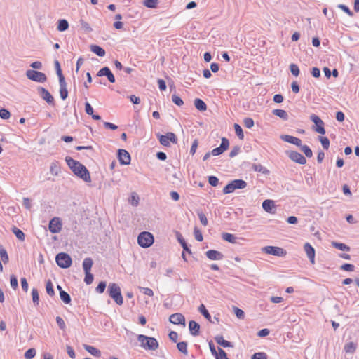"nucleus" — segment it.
I'll list each match as a JSON object with an SVG mask.
<instances>
[{
	"label": "nucleus",
	"mask_w": 359,
	"mask_h": 359,
	"mask_svg": "<svg viewBox=\"0 0 359 359\" xmlns=\"http://www.w3.org/2000/svg\"><path fill=\"white\" fill-rule=\"evenodd\" d=\"M177 238L178 242L182 245L184 251L187 252L189 254H191V251L190 248L187 245L186 241L183 238V237L181 235V233H180L179 232H177Z\"/></svg>",
	"instance_id": "nucleus-25"
},
{
	"label": "nucleus",
	"mask_w": 359,
	"mask_h": 359,
	"mask_svg": "<svg viewBox=\"0 0 359 359\" xmlns=\"http://www.w3.org/2000/svg\"><path fill=\"white\" fill-rule=\"evenodd\" d=\"M280 138L286 142L293 144L297 147H302V140L298 137L289 135H283Z\"/></svg>",
	"instance_id": "nucleus-18"
},
{
	"label": "nucleus",
	"mask_w": 359,
	"mask_h": 359,
	"mask_svg": "<svg viewBox=\"0 0 359 359\" xmlns=\"http://www.w3.org/2000/svg\"><path fill=\"white\" fill-rule=\"evenodd\" d=\"M344 349L346 353H353L355 351L356 345L353 342H348L345 344Z\"/></svg>",
	"instance_id": "nucleus-36"
},
{
	"label": "nucleus",
	"mask_w": 359,
	"mask_h": 359,
	"mask_svg": "<svg viewBox=\"0 0 359 359\" xmlns=\"http://www.w3.org/2000/svg\"><path fill=\"white\" fill-rule=\"evenodd\" d=\"M50 171L53 175H57L60 171L57 161H53L50 164Z\"/></svg>",
	"instance_id": "nucleus-46"
},
{
	"label": "nucleus",
	"mask_w": 359,
	"mask_h": 359,
	"mask_svg": "<svg viewBox=\"0 0 359 359\" xmlns=\"http://www.w3.org/2000/svg\"><path fill=\"white\" fill-rule=\"evenodd\" d=\"M84 348L93 356L99 357L100 355V351L94 346L90 345H84Z\"/></svg>",
	"instance_id": "nucleus-29"
},
{
	"label": "nucleus",
	"mask_w": 359,
	"mask_h": 359,
	"mask_svg": "<svg viewBox=\"0 0 359 359\" xmlns=\"http://www.w3.org/2000/svg\"><path fill=\"white\" fill-rule=\"evenodd\" d=\"M207 257L210 260H221L223 259L224 255L222 253L217 250H209L205 252Z\"/></svg>",
	"instance_id": "nucleus-19"
},
{
	"label": "nucleus",
	"mask_w": 359,
	"mask_h": 359,
	"mask_svg": "<svg viewBox=\"0 0 359 359\" xmlns=\"http://www.w3.org/2000/svg\"><path fill=\"white\" fill-rule=\"evenodd\" d=\"M273 114L278 116L284 121H287L289 118L287 113L283 109H273Z\"/></svg>",
	"instance_id": "nucleus-30"
},
{
	"label": "nucleus",
	"mask_w": 359,
	"mask_h": 359,
	"mask_svg": "<svg viewBox=\"0 0 359 359\" xmlns=\"http://www.w3.org/2000/svg\"><path fill=\"white\" fill-rule=\"evenodd\" d=\"M93 281V275L90 272L85 273L84 282L87 285H90Z\"/></svg>",
	"instance_id": "nucleus-59"
},
{
	"label": "nucleus",
	"mask_w": 359,
	"mask_h": 359,
	"mask_svg": "<svg viewBox=\"0 0 359 359\" xmlns=\"http://www.w3.org/2000/svg\"><path fill=\"white\" fill-rule=\"evenodd\" d=\"M0 257L4 264L8 262V255L6 250L0 245Z\"/></svg>",
	"instance_id": "nucleus-45"
},
{
	"label": "nucleus",
	"mask_w": 359,
	"mask_h": 359,
	"mask_svg": "<svg viewBox=\"0 0 359 359\" xmlns=\"http://www.w3.org/2000/svg\"><path fill=\"white\" fill-rule=\"evenodd\" d=\"M222 238L223 240L229 242L231 243H237V237L231 233H223L222 234Z\"/></svg>",
	"instance_id": "nucleus-28"
},
{
	"label": "nucleus",
	"mask_w": 359,
	"mask_h": 359,
	"mask_svg": "<svg viewBox=\"0 0 359 359\" xmlns=\"http://www.w3.org/2000/svg\"><path fill=\"white\" fill-rule=\"evenodd\" d=\"M215 356V359H229L226 352L221 348H218V353Z\"/></svg>",
	"instance_id": "nucleus-52"
},
{
	"label": "nucleus",
	"mask_w": 359,
	"mask_h": 359,
	"mask_svg": "<svg viewBox=\"0 0 359 359\" xmlns=\"http://www.w3.org/2000/svg\"><path fill=\"white\" fill-rule=\"evenodd\" d=\"M262 252L274 256L283 257L287 255V252L282 248L276 246H266L262 248Z\"/></svg>",
	"instance_id": "nucleus-8"
},
{
	"label": "nucleus",
	"mask_w": 359,
	"mask_h": 359,
	"mask_svg": "<svg viewBox=\"0 0 359 359\" xmlns=\"http://www.w3.org/2000/svg\"><path fill=\"white\" fill-rule=\"evenodd\" d=\"M172 100L177 106H182L184 104V102L181 99V97H180L179 96H177L176 95H173L172 96Z\"/></svg>",
	"instance_id": "nucleus-64"
},
{
	"label": "nucleus",
	"mask_w": 359,
	"mask_h": 359,
	"mask_svg": "<svg viewBox=\"0 0 359 359\" xmlns=\"http://www.w3.org/2000/svg\"><path fill=\"white\" fill-rule=\"evenodd\" d=\"M160 143L165 147H170V142L177 143V138L175 133L172 132L167 133L165 135H158Z\"/></svg>",
	"instance_id": "nucleus-7"
},
{
	"label": "nucleus",
	"mask_w": 359,
	"mask_h": 359,
	"mask_svg": "<svg viewBox=\"0 0 359 359\" xmlns=\"http://www.w3.org/2000/svg\"><path fill=\"white\" fill-rule=\"evenodd\" d=\"M11 286L13 289L15 290L18 286V279L14 275H11L10 278Z\"/></svg>",
	"instance_id": "nucleus-60"
},
{
	"label": "nucleus",
	"mask_w": 359,
	"mask_h": 359,
	"mask_svg": "<svg viewBox=\"0 0 359 359\" xmlns=\"http://www.w3.org/2000/svg\"><path fill=\"white\" fill-rule=\"evenodd\" d=\"M118 158L119 162L122 165H129L130 163V154L125 149H118Z\"/></svg>",
	"instance_id": "nucleus-14"
},
{
	"label": "nucleus",
	"mask_w": 359,
	"mask_h": 359,
	"mask_svg": "<svg viewBox=\"0 0 359 359\" xmlns=\"http://www.w3.org/2000/svg\"><path fill=\"white\" fill-rule=\"evenodd\" d=\"M262 208L266 212H271L272 209L275 208L273 201L269 199L264 200L262 203Z\"/></svg>",
	"instance_id": "nucleus-24"
},
{
	"label": "nucleus",
	"mask_w": 359,
	"mask_h": 359,
	"mask_svg": "<svg viewBox=\"0 0 359 359\" xmlns=\"http://www.w3.org/2000/svg\"><path fill=\"white\" fill-rule=\"evenodd\" d=\"M65 161L76 176L83 180L85 182H91L90 172L85 165L69 156L65 158Z\"/></svg>",
	"instance_id": "nucleus-1"
},
{
	"label": "nucleus",
	"mask_w": 359,
	"mask_h": 359,
	"mask_svg": "<svg viewBox=\"0 0 359 359\" xmlns=\"http://www.w3.org/2000/svg\"><path fill=\"white\" fill-rule=\"evenodd\" d=\"M286 154L287 156L295 163L300 165H304L306 163V158L299 152L295 151H286Z\"/></svg>",
	"instance_id": "nucleus-10"
},
{
	"label": "nucleus",
	"mask_w": 359,
	"mask_h": 359,
	"mask_svg": "<svg viewBox=\"0 0 359 359\" xmlns=\"http://www.w3.org/2000/svg\"><path fill=\"white\" fill-rule=\"evenodd\" d=\"M69 27V23L67 20L65 19H61L58 20L57 23V30L60 32H65L66 31Z\"/></svg>",
	"instance_id": "nucleus-31"
},
{
	"label": "nucleus",
	"mask_w": 359,
	"mask_h": 359,
	"mask_svg": "<svg viewBox=\"0 0 359 359\" xmlns=\"http://www.w3.org/2000/svg\"><path fill=\"white\" fill-rule=\"evenodd\" d=\"M60 297L65 304H69L71 302L70 295L65 291H60Z\"/></svg>",
	"instance_id": "nucleus-39"
},
{
	"label": "nucleus",
	"mask_w": 359,
	"mask_h": 359,
	"mask_svg": "<svg viewBox=\"0 0 359 359\" xmlns=\"http://www.w3.org/2000/svg\"><path fill=\"white\" fill-rule=\"evenodd\" d=\"M229 146V142L226 137L222 138V142L219 147L213 149L211 151V154L213 156H219L224 152Z\"/></svg>",
	"instance_id": "nucleus-12"
},
{
	"label": "nucleus",
	"mask_w": 359,
	"mask_h": 359,
	"mask_svg": "<svg viewBox=\"0 0 359 359\" xmlns=\"http://www.w3.org/2000/svg\"><path fill=\"white\" fill-rule=\"evenodd\" d=\"M32 297L33 304L35 306H38L39 304V292L36 288H33L32 290Z\"/></svg>",
	"instance_id": "nucleus-41"
},
{
	"label": "nucleus",
	"mask_w": 359,
	"mask_h": 359,
	"mask_svg": "<svg viewBox=\"0 0 359 359\" xmlns=\"http://www.w3.org/2000/svg\"><path fill=\"white\" fill-rule=\"evenodd\" d=\"M11 116V114L9 112V111H8L7 109H0V117L2 118V119H8Z\"/></svg>",
	"instance_id": "nucleus-63"
},
{
	"label": "nucleus",
	"mask_w": 359,
	"mask_h": 359,
	"mask_svg": "<svg viewBox=\"0 0 359 359\" xmlns=\"http://www.w3.org/2000/svg\"><path fill=\"white\" fill-rule=\"evenodd\" d=\"M55 262L62 269L69 268L72 262L71 257L65 252L57 254L55 257Z\"/></svg>",
	"instance_id": "nucleus-5"
},
{
	"label": "nucleus",
	"mask_w": 359,
	"mask_h": 359,
	"mask_svg": "<svg viewBox=\"0 0 359 359\" xmlns=\"http://www.w3.org/2000/svg\"><path fill=\"white\" fill-rule=\"evenodd\" d=\"M304 251L312 264L315 262V250L309 243H306L304 245Z\"/></svg>",
	"instance_id": "nucleus-17"
},
{
	"label": "nucleus",
	"mask_w": 359,
	"mask_h": 359,
	"mask_svg": "<svg viewBox=\"0 0 359 359\" xmlns=\"http://www.w3.org/2000/svg\"><path fill=\"white\" fill-rule=\"evenodd\" d=\"M215 341L219 344L220 346H223L224 348L227 347H233V345L231 342L226 341L224 339V337L222 335H217L215 337Z\"/></svg>",
	"instance_id": "nucleus-21"
},
{
	"label": "nucleus",
	"mask_w": 359,
	"mask_h": 359,
	"mask_svg": "<svg viewBox=\"0 0 359 359\" xmlns=\"http://www.w3.org/2000/svg\"><path fill=\"white\" fill-rule=\"evenodd\" d=\"M37 91L39 95L49 104H54V98L48 90L43 87H39Z\"/></svg>",
	"instance_id": "nucleus-15"
},
{
	"label": "nucleus",
	"mask_w": 359,
	"mask_h": 359,
	"mask_svg": "<svg viewBox=\"0 0 359 359\" xmlns=\"http://www.w3.org/2000/svg\"><path fill=\"white\" fill-rule=\"evenodd\" d=\"M337 7L341 9L346 13H347L349 16H353V12L350 10V8L347 6H346L344 4H339L337 6Z\"/></svg>",
	"instance_id": "nucleus-61"
},
{
	"label": "nucleus",
	"mask_w": 359,
	"mask_h": 359,
	"mask_svg": "<svg viewBox=\"0 0 359 359\" xmlns=\"http://www.w3.org/2000/svg\"><path fill=\"white\" fill-rule=\"evenodd\" d=\"M60 83V97L64 100H65L68 96V90L67 88V83L65 82V80L62 82L59 81Z\"/></svg>",
	"instance_id": "nucleus-22"
},
{
	"label": "nucleus",
	"mask_w": 359,
	"mask_h": 359,
	"mask_svg": "<svg viewBox=\"0 0 359 359\" xmlns=\"http://www.w3.org/2000/svg\"><path fill=\"white\" fill-rule=\"evenodd\" d=\"M55 320H56V323H57V325H58V327L62 330H65L66 325H65L64 320L60 316H57Z\"/></svg>",
	"instance_id": "nucleus-55"
},
{
	"label": "nucleus",
	"mask_w": 359,
	"mask_h": 359,
	"mask_svg": "<svg viewBox=\"0 0 359 359\" xmlns=\"http://www.w3.org/2000/svg\"><path fill=\"white\" fill-rule=\"evenodd\" d=\"M177 349L180 352L187 355L188 354L187 343L186 341H180L177 344Z\"/></svg>",
	"instance_id": "nucleus-32"
},
{
	"label": "nucleus",
	"mask_w": 359,
	"mask_h": 359,
	"mask_svg": "<svg viewBox=\"0 0 359 359\" xmlns=\"http://www.w3.org/2000/svg\"><path fill=\"white\" fill-rule=\"evenodd\" d=\"M109 295L118 305H122L123 300L120 287L116 283H109L108 286Z\"/></svg>",
	"instance_id": "nucleus-3"
},
{
	"label": "nucleus",
	"mask_w": 359,
	"mask_h": 359,
	"mask_svg": "<svg viewBox=\"0 0 359 359\" xmlns=\"http://www.w3.org/2000/svg\"><path fill=\"white\" fill-rule=\"evenodd\" d=\"M332 245L335 248L341 250V251H349L350 247L347 245L342 243H338V242H332Z\"/></svg>",
	"instance_id": "nucleus-34"
},
{
	"label": "nucleus",
	"mask_w": 359,
	"mask_h": 359,
	"mask_svg": "<svg viewBox=\"0 0 359 359\" xmlns=\"http://www.w3.org/2000/svg\"><path fill=\"white\" fill-rule=\"evenodd\" d=\"M236 189H244L247 187V183L243 180H232Z\"/></svg>",
	"instance_id": "nucleus-42"
},
{
	"label": "nucleus",
	"mask_w": 359,
	"mask_h": 359,
	"mask_svg": "<svg viewBox=\"0 0 359 359\" xmlns=\"http://www.w3.org/2000/svg\"><path fill=\"white\" fill-rule=\"evenodd\" d=\"M290 69L292 75L297 76L299 74V68L296 64H291L290 65Z\"/></svg>",
	"instance_id": "nucleus-54"
},
{
	"label": "nucleus",
	"mask_w": 359,
	"mask_h": 359,
	"mask_svg": "<svg viewBox=\"0 0 359 359\" xmlns=\"http://www.w3.org/2000/svg\"><path fill=\"white\" fill-rule=\"evenodd\" d=\"M251 359H267V355L264 352L255 353L252 355Z\"/></svg>",
	"instance_id": "nucleus-62"
},
{
	"label": "nucleus",
	"mask_w": 359,
	"mask_h": 359,
	"mask_svg": "<svg viewBox=\"0 0 359 359\" xmlns=\"http://www.w3.org/2000/svg\"><path fill=\"white\" fill-rule=\"evenodd\" d=\"M26 76L29 79L39 83H44L47 80L46 75L44 73L34 69L27 70Z\"/></svg>",
	"instance_id": "nucleus-6"
},
{
	"label": "nucleus",
	"mask_w": 359,
	"mask_h": 359,
	"mask_svg": "<svg viewBox=\"0 0 359 359\" xmlns=\"http://www.w3.org/2000/svg\"><path fill=\"white\" fill-rule=\"evenodd\" d=\"M90 49L99 57H104L106 54L105 50L97 45H91Z\"/></svg>",
	"instance_id": "nucleus-23"
},
{
	"label": "nucleus",
	"mask_w": 359,
	"mask_h": 359,
	"mask_svg": "<svg viewBox=\"0 0 359 359\" xmlns=\"http://www.w3.org/2000/svg\"><path fill=\"white\" fill-rule=\"evenodd\" d=\"M169 320L172 324L185 326V318L182 313H176L170 315Z\"/></svg>",
	"instance_id": "nucleus-16"
},
{
	"label": "nucleus",
	"mask_w": 359,
	"mask_h": 359,
	"mask_svg": "<svg viewBox=\"0 0 359 359\" xmlns=\"http://www.w3.org/2000/svg\"><path fill=\"white\" fill-rule=\"evenodd\" d=\"M93 264V259L90 257L85 258L83 261V269L85 273L90 272Z\"/></svg>",
	"instance_id": "nucleus-26"
},
{
	"label": "nucleus",
	"mask_w": 359,
	"mask_h": 359,
	"mask_svg": "<svg viewBox=\"0 0 359 359\" xmlns=\"http://www.w3.org/2000/svg\"><path fill=\"white\" fill-rule=\"evenodd\" d=\"M197 215L201 224L204 226H206L208 224V222L205 215L202 211L199 210L197 211Z\"/></svg>",
	"instance_id": "nucleus-44"
},
{
	"label": "nucleus",
	"mask_w": 359,
	"mask_h": 359,
	"mask_svg": "<svg viewBox=\"0 0 359 359\" xmlns=\"http://www.w3.org/2000/svg\"><path fill=\"white\" fill-rule=\"evenodd\" d=\"M194 106L200 111H204L207 109L206 104L200 98L195 99Z\"/></svg>",
	"instance_id": "nucleus-27"
},
{
	"label": "nucleus",
	"mask_w": 359,
	"mask_h": 359,
	"mask_svg": "<svg viewBox=\"0 0 359 359\" xmlns=\"http://www.w3.org/2000/svg\"><path fill=\"white\" fill-rule=\"evenodd\" d=\"M97 76H107L108 81L112 83H115V81H116L114 74H112L111 71L110 70V69L108 67H102V69H100L97 72Z\"/></svg>",
	"instance_id": "nucleus-13"
},
{
	"label": "nucleus",
	"mask_w": 359,
	"mask_h": 359,
	"mask_svg": "<svg viewBox=\"0 0 359 359\" xmlns=\"http://www.w3.org/2000/svg\"><path fill=\"white\" fill-rule=\"evenodd\" d=\"M310 119L316 125L314 130L321 135L325 134V130L324 128V122L320 118V117L314 114L310 116Z\"/></svg>",
	"instance_id": "nucleus-9"
},
{
	"label": "nucleus",
	"mask_w": 359,
	"mask_h": 359,
	"mask_svg": "<svg viewBox=\"0 0 359 359\" xmlns=\"http://www.w3.org/2000/svg\"><path fill=\"white\" fill-rule=\"evenodd\" d=\"M154 236L148 231L140 233L137 237V243L142 248H149L154 243Z\"/></svg>",
	"instance_id": "nucleus-4"
},
{
	"label": "nucleus",
	"mask_w": 359,
	"mask_h": 359,
	"mask_svg": "<svg viewBox=\"0 0 359 359\" xmlns=\"http://www.w3.org/2000/svg\"><path fill=\"white\" fill-rule=\"evenodd\" d=\"M319 140L321 142V144H322L323 147L325 149H329L330 140H329V139L327 137L320 136L319 137Z\"/></svg>",
	"instance_id": "nucleus-50"
},
{
	"label": "nucleus",
	"mask_w": 359,
	"mask_h": 359,
	"mask_svg": "<svg viewBox=\"0 0 359 359\" xmlns=\"http://www.w3.org/2000/svg\"><path fill=\"white\" fill-rule=\"evenodd\" d=\"M62 222L59 217L53 218L48 225L49 231L53 233H57L62 229Z\"/></svg>",
	"instance_id": "nucleus-11"
},
{
	"label": "nucleus",
	"mask_w": 359,
	"mask_h": 359,
	"mask_svg": "<svg viewBox=\"0 0 359 359\" xmlns=\"http://www.w3.org/2000/svg\"><path fill=\"white\" fill-rule=\"evenodd\" d=\"M243 124L247 128H251L254 126V121L252 118L247 117L243 119Z\"/></svg>",
	"instance_id": "nucleus-57"
},
{
	"label": "nucleus",
	"mask_w": 359,
	"mask_h": 359,
	"mask_svg": "<svg viewBox=\"0 0 359 359\" xmlns=\"http://www.w3.org/2000/svg\"><path fill=\"white\" fill-rule=\"evenodd\" d=\"M189 330L191 335L198 336L200 331V325L194 320H190L189 323Z\"/></svg>",
	"instance_id": "nucleus-20"
},
{
	"label": "nucleus",
	"mask_w": 359,
	"mask_h": 359,
	"mask_svg": "<svg viewBox=\"0 0 359 359\" xmlns=\"http://www.w3.org/2000/svg\"><path fill=\"white\" fill-rule=\"evenodd\" d=\"M194 237L196 241H200V242L203 241V237L202 233L198 228H196V227L194 228Z\"/></svg>",
	"instance_id": "nucleus-58"
},
{
	"label": "nucleus",
	"mask_w": 359,
	"mask_h": 359,
	"mask_svg": "<svg viewBox=\"0 0 359 359\" xmlns=\"http://www.w3.org/2000/svg\"><path fill=\"white\" fill-rule=\"evenodd\" d=\"M55 67L57 75L59 78V81H62V82L63 81H65V77L62 73L60 62L57 60L55 61Z\"/></svg>",
	"instance_id": "nucleus-38"
},
{
	"label": "nucleus",
	"mask_w": 359,
	"mask_h": 359,
	"mask_svg": "<svg viewBox=\"0 0 359 359\" xmlns=\"http://www.w3.org/2000/svg\"><path fill=\"white\" fill-rule=\"evenodd\" d=\"M46 290L49 296L53 297L55 295L53 285L50 280H48L46 283Z\"/></svg>",
	"instance_id": "nucleus-37"
},
{
	"label": "nucleus",
	"mask_w": 359,
	"mask_h": 359,
	"mask_svg": "<svg viewBox=\"0 0 359 359\" xmlns=\"http://www.w3.org/2000/svg\"><path fill=\"white\" fill-rule=\"evenodd\" d=\"M236 187L233 183V181H231L229 184H227L223 189V193L224 194H231L236 190Z\"/></svg>",
	"instance_id": "nucleus-35"
},
{
	"label": "nucleus",
	"mask_w": 359,
	"mask_h": 359,
	"mask_svg": "<svg viewBox=\"0 0 359 359\" xmlns=\"http://www.w3.org/2000/svg\"><path fill=\"white\" fill-rule=\"evenodd\" d=\"M252 168L255 171L263 174H266L269 172V170L265 167L262 166L261 164H253Z\"/></svg>",
	"instance_id": "nucleus-43"
},
{
	"label": "nucleus",
	"mask_w": 359,
	"mask_h": 359,
	"mask_svg": "<svg viewBox=\"0 0 359 359\" xmlns=\"http://www.w3.org/2000/svg\"><path fill=\"white\" fill-rule=\"evenodd\" d=\"M234 129H235V133H236V135L238 136V137L240 140H243L244 139V134H243V129L241 127V126L239 124H238V123H235L234 124Z\"/></svg>",
	"instance_id": "nucleus-47"
},
{
	"label": "nucleus",
	"mask_w": 359,
	"mask_h": 359,
	"mask_svg": "<svg viewBox=\"0 0 359 359\" xmlns=\"http://www.w3.org/2000/svg\"><path fill=\"white\" fill-rule=\"evenodd\" d=\"M137 340L140 343L141 347L145 350L155 351L158 348V342L154 337L139 334L137 336Z\"/></svg>",
	"instance_id": "nucleus-2"
},
{
	"label": "nucleus",
	"mask_w": 359,
	"mask_h": 359,
	"mask_svg": "<svg viewBox=\"0 0 359 359\" xmlns=\"http://www.w3.org/2000/svg\"><path fill=\"white\" fill-rule=\"evenodd\" d=\"M106 285L107 284L104 281L100 282L98 285L95 288V291L100 294L103 293L106 288Z\"/></svg>",
	"instance_id": "nucleus-56"
},
{
	"label": "nucleus",
	"mask_w": 359,
	"mask_h": 359,
	"mask_svg": "<svg viewBox=\"0 0 359 359\" xmlns=\"http://www.w3.org/2000/svg\"><path fill=\"white\" fill-rule=\"evenodd\" d=\"M158 0H144L143 4L144 6L149 8H154L157 6Z\"/></svg>",
	"instance_id": "nucleus-48"
},
{
	"label": "nucleus",
	"mask_w": 359,
	"mask_h": 359,
	"mask_svg": "<svg viewBox=\"0 0 359 359\" xmlns=\"http://www.w3.org/2000/svg\"><path fill=\"white\" fill-rule=\"evenodd\" d=\"M79 23L81 28L84 29L86 32H90L92 31V28L90 27V25L83 19H81L79 20Z\"/></svg>",
	"instance_id": "nucleus-53"
},
{
	"label": "nucleus",
	"mask_w": 359,
	"mask_h": 359,
	"mask_svg": "<svg viewBox=\"0 0 359 359\" xmlns=\"http://www.w3.org/2000/svg\"><path fill=\"white\" fill-rule=\"evenodd\" d=\"M36 353L35 348H31L25 353V358L26 359H32L36 355Z\"/></svg>",
	"instance_id": "nucleus-51"
},
{
	"label": "nucleus",
	"mask_w": 359,
	"mask_h": 359,
	"mask_svg": "<svg viewBox=\"0 0 359 359\" xmlns=\"http://www.w3.org/2000/svg\"><path fill=\"white\" fill-rule=\"evenodd\" d=\"M198 311L201 312V313L208 320H210L211 316L209 313L208 311L206 309L204 304H201L198 307Z\"/></svg>",
	"instance_id": "nucleus-40"
},
{
	"label": "nucleus",
	"mask_w": 359,
	"mask_h": 359,
	"mask_svg": "<svg viewBox=\"0 0 359 359\" xmlns=\"http://www.w3.org/2000/svg\"><path fill=\"white\" fill-rule=\"evenodd\" d=\"M299 147L306 157L311 158L313 156L312 150L310 149L309 146L302 144V147Z\"/></svg>",
	"instance_id": "nucleus-49"
},
{
	"label": "nucleus",
	"mask_w": 359,
	"mask_h": 359,
	"mask_svg": "<svg viewBox=\"0 0 359 359\" xmlns=\"http://www.w3.org/2000/svg\"><path fill=\"white\" fill-rule=\"evenodd\" d=\"M12 232L15 235V236L21 241H24L25 238V233L16 226H13L12 228Z\"/></svg>",
	"instance_id": "nucleus-33"
}]
</instances>
